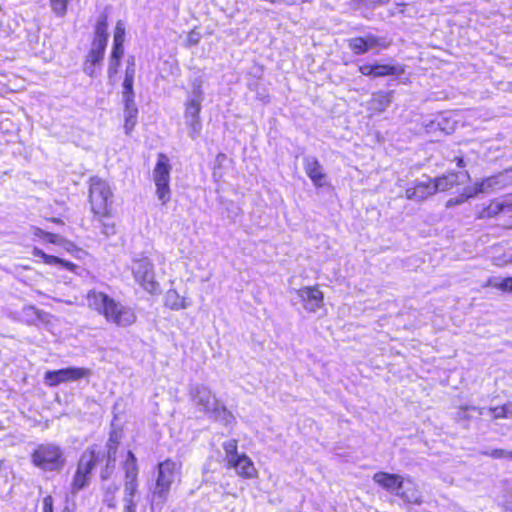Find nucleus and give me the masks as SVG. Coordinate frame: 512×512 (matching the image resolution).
I'll list each match as a JSON object with an SVG mask.
<instances>
[{
    "instance_id": "f3484780",
    "label": "nucleus",
    "mask_w": 512,
    "mask_h": 512,
    "mask_svg": "<svg viewBox=\"0 0 512 512\" xmlns=\"http://www.w3.org/2000/svg\"><path fill=\"white\" fill-rule=\"evenodd\" d=\"M433 180L437 191L444 192L466 184L470 180V175L467 171H449Z\"/></svg>"
},
{
    "instance_id": "58836bf2",
    "label": "nucleus",
    "mask_w": 512,
    "mask_h": 512,
    "mask_svg": "<svg viewBox=\"0 0 512 512\" xmlns=\"http://www.w3.org/2000/svg\"><path fill=\"white\" fill-rule=\"evenodd\" d=\"M46 234H47V231H45V230H43V229H41L39 227H34L33 228V235H34V237H36V238H38L40 240L44 241V238H45Z\"/></svg>"
},
{
    "instance_id": "6e6552de",
    "label": "nucleus",
    "mask_w": 512,
    "mask_h": 512,
    "mask_svg": "<svg viewBox=\"0 0 512 512\" xmlns=\"http://www.w3.org/2000/svg\"><path fill=\"white\" fill-rule=\"evenodd\" d=\"M170 159L165 153H158L157 161L153 169V178L156 187V195L160 202L165 205L171 199L170 190Z\"/></svg>"
},
{
    "instance_id": "b1692460",
    "label": "nucleus",
    "mask_w": 512,
    "mask_h": 512,
    "mask_svg": "<svg viewBox=\"0 0 512 512\" xmlns=\"http://www.w3.org/2000/svg\"><path fill=\"white\" fill-rule=\"evenodd\" d=\"M397 496L411 504L419 505L422 503V495L410 478H404V486Z\"/></svg>"
},
{
    "instance_id": "9b49d317",
    "label": "nucleus",
    "mask_w": 512,
    "mask_h": 512,
    "mask_svg": "<svg viewBox=\"0 0 512 512\" xmlns=\"http://www.w3.org/2000/svg\"><path fill=\"white\" fill-rule=\"evenodd\" d=\"M115 453H116V444H112V437L110 438V443L108 444V450L106 455V471L108 470L111 464L115 462ZM105 458V452L98 446H92L87 448L80 457L78 462L79 469L91 473L95 465L102 461Z\"/></svg>"
},
{
    "instance_id": "39448f33",
    "label": "nucleus",
    "mask_w": 512,
    "mask_h": 512,
    "mask_svg": "<svg viewBox=\"0 0 512 512\" xmlns=\"http://www.w3.org/2000/svg\"><path fill=\"white\" fill-rule=\"evenodd\" d=\"M181 466L175 461L167 459L158 465V476L152 495V512L161 511L168 499L172 483L180 474Z\"/></svg>"
},
{
    "instance_id": "ea45409f",
    "label": "nucleus",
    "mask_w": 512,
    "mask_h": 512,
    "mask_svg": "<svg viewBox=\"0 0 512 512\" xmlns=\"http://www.w3.org/2000/svg\"><path fill=\"white\" fill-rule=\"evenodd\" d=\"M453 161L456 163V166L458 168H464L465 167V161L463 156H455Z\"/></svg>"
},
{
    "instance_id": "72a5a7b5",
    "label": "nucleus",
    "mask_w": 512,
    "mask_h": 512,
    "mask_svg": "<svg viewBox=\"0 0 512 512\" xmlns=\"http://www.w3.org/2000/svg\"><path fill=\"white\" fill-rule=\"evenodd\" d=\"M118 490L117 486H113L112 488H109L105 494L104 501L107 503V505L111 508L115 507V500L112 494Z\"/></svg>"
},
{
    "instance_id": "2eb2a0df",
    "label": "nucleus",
    "mask_w": 512,
    "mask_h": 512,
    "mask_svg": "<svg viewBox=\"0 0 512 512\" xmlns=\"http://www.w3.org/2000/svg\"><path fill=\"white\" fill-rule=\"evenodd\" d=\"M297 295L303 308L309 312H315L324 306V294L317 284L299 288Z\"/></svg>"
},
{
    "instance_id": "2f4dec72",
    "label": "nucleus",
    "mask_w": 512,
    "mask_h": 512,
    "mask_svg": "<svg viewBox=\"0 0 512 512\" xmlns=\"http://www.w3.org/2000/svg\"><path fill=\"white\" fill-rule=\"evenodd\" d=\"M482 454L490 456L494 459H509L510 451L505 449H493L491 451H484Z\"/></svg>"
},
{
    "instance_id": "dca6fc26",
    "label": "nucleus",
    "mask_w": 512,
    "mask_h": 512,
    "mask_svg": "<svg viewBox=\"0 0 512 512\" xmlns=\"http://www.w3.org/2000/svg\"><path fill=\"white\" fill-rule=\"evenodd\" d=\"M358 71L361 75L372 78L399 76L404 73V65H390L381 63H371L359 65Z\"/></svg>"
},
{
    "instance_id": "ddd939ff",
    "label": "nucleus",
    "mask_w": 512,
    "mask_h": 512,
    "mask_svg": "<svg viewBox=\"0 0 512 512\" xmlns=\"http://www.w3.org/2000/svg\"><path fill=\"white\" fill-rule=\"evenodd\" d=\"M347 45L354 55H364L372 49H387L391 42L384 37L368 34L366 36L352 37Z\"/></svg>"
},
{
    "instance_id": "6ab92c4d",
    "label": "nucleus",
    "mask_w": 512,
    "mask_h": 512,
    "mask_svg": "<svg viewBox=\"0 0 512 512\" xmlns=\"http://www.w3.org/2000/svg\"><path fill=\"white\" fill-rule=\"evenodd\" d=\"M303 167L306 175L316 188H321L327 184V175L317 158H306Z\"/></svg>"
},
{
    "instance_id": "412c9836",
    "label": "nucleus",
    "mask_w": 512,
    "mask_h": 512,
    "mask_svg": "<svg viewBox=\"0 0 512 512\" xmlns=\"http://www.w3.org/2000/svg\"><path fill=\"white\" fill-rule=\"evenodd\" d=\"M201 99L193 98L189 99L185 103L184 117L189 119V126L195 134H198L201 130Z\"/></svg>"
},
{
    "instance_id": "a211bd4d",
    "label": "nucleus",
    "mask_w": 512,
    "mask_h": 512,
    "mask_svg": "<svg viewBox=\"0 0 512 512\" xmlns=\"http://www.w3.org/2000/svg\"><path fill=\"white\" fill-rule=\"evenodd\" d=\"M437 192L433 178H428L426 181H415L405 189L404 194L408 200L422 201Z\"/></svg>"
},
{
    "instance_id": "c03bdc74",
    "label": "nucleus",
    "mask_w": 512,
    "mask_h": 512,
    "mask_svg": "<svg viewBox=\"0 0 512 512\" xmlns=\"http://www.w3.org/2000/svg\"><path fill=\"white\" fill-rule=\"evenodd\" d=\"M509 459L512 461V451H510Z\"/></svg>"
},
{
    "instance_id": "79ce46f5",
    "label": "nucleus",
    "mask_w": 512,
    "mask_h": 512,
    "mask_svg": "<svg viewBox=\"0 0 512 512\" xmlns=\"http://www.w3.org/2000/svg\"><path fill=\"white\" fill-rule=\"evenodd\" d=\"M466 410H471L477 412L479 415H485V409L477 408V407H469Z\"/></svg>"
},
{
    "instance_id": "a19ab883",
    "label": "nucleus",
    "mask_w": 512,
    "mask_h": 512,
    "mask_svg": "<svg viewBox=\"0 0 512 512\" xmlns=\"http://www.w3.org/2000/svg\"><path fill=\"white\" fill-rule=\"evenodd\" d=\"M46 220L51 222V223L57 224V225H64V222H63V220L61 218L48 217V218H46Z\"/></svg>"
},
{
    "instance_id": "e433bc0d",
    "label": "nucleus",
    "mask_w": 512,
    "mask_h": 512,
    "mask_svg": "<svg viewBox=\"0 0 512 512\" xmlns=\"http://www.w3.org/2000/svg\"><path fill=\"white\" fill-rule=\"evenodd\" d=\"M44 242L49 244H60L62 242V239L59 235L51 232H47Z\"/></svg>"
},
{
    "instance_id": "9d476101",
    "label": "nucleus",
    "mask_w": 512,
    "mask_h": 512,
    "mask_svg": "<svg viewBox=\"0 0 512 512\" xmlns=\"http://www.w3.org/2000/svg\"><path fill=\"white\" fill-rule=\"evenodd\" d=\"M126 41V27L122 20H118L113 28V41L109 54L108 76L114 77L120 68L124 56V44Z\"/></svg>"
},
{
    "instance_id": "f03ea898",
    "label": "nucleus",
    "mask_w": 512,
    "mask_h": 512,
    "mask_svg": "<svg viewBox=\"0 0 512 512\" xmlns=\"http://www.w3.org/2000/svg\"><path fill=\"white\" fill-rule=\"evenodd\" d=\"M88 204L93 217L98 221L113 216V192L105 179L99 176L88 179Z\"/></svg>"
},
{
    "instance_id": "a878e982",
    "label": "nucleus",
    "mask_w": 512,
    "mask_h": 512,
    "mask_svg": "<svg viewBox=\"0 0 512 512\" xmlns=\"http://www.w3.org/2000/svg\"><path fill=\"white\" fill-rule=\"evenodd\" d=\"M498 227L511 230L512 229V205L509 203H505V209L500 214L498 223Z\"/></svg>"
},
{
    "instance_id": "c756f323",
    "label": "nucleus",
    "mask_w": 512,
    "mask_h": 512,
    "mask_svg": "<svg viewBox=\"0 0 512 512\" xmlns=\"http://www.w3.org/2000/svg\"><path fill=\"white\" fill-rule=\"evenodd\" d=\"M481 191V188L480 187H465L463 189V192L461 193V197L459 199H455V200H449L448 201V205H453V204H460L462 202H464L465 200L471 198V197H474L478 192Z\"/></svg>"
},
{
    "instance_id": "f257e3e1",
    "label": "nucleus",
    "mask_w": 512,
    "mask_h": 512,
    "mask_svg": "<svg viewBox=\"0 0 512 512\" xmlns=\"http://www.w3.org/2000/svg\"><path fill=\"white\" fill-rule=\"evenodd\" d=\"M108 28V14L104 12L98 17L94 25L91 45L83 61V71L89 77H95L97 75L104 61L109 38Z\"/></svg>"
},
{
    "instance_id": "f704fd0d",
    "label": "nucleus",
    "mask_w": 512,
    "mask_h": 512,
    "mask_svg": "<svg viewBox=\"0 0 512 512\" xmlns=\"http://www.w3.org/2000/svg\"><path fill=\"white\" fill-rule=\"evenodd\" d=\"M137 502L135 499H123L122 512H136Z\"/></svg>"
},
{
    "instance_id": "a18cd8bd",
    "label": "nucleus",
    "mask_w": 512,
    "mask_h": 512,
    "mask_svg": "<svg viewBox=\"0 0 512 512\" xmlns=\"http://www.w3.org/2000/svg\"><path fill=\"white\" fill-rule=\"evenodd\" d=\"M106 477H107V475L102 473V478H106Z\"/></svg>"
},
{
    "instance_id": "7c9ffc66",
    "label": "nucleus",
    "mask_w": 512,
    "mask_h": 512,
    "mask_svg": "<svg viewBox=\"0 0 512 512\" xmlns=\"http://www.w3.org/2000/svg\"><path fill=\"white\" fill-rule=\"evenodd\" d=\"M69 0H50L52 11L58 16H64L67 12Z\"/></svg>"
},
{
    "instance_id": "7ed1b4c3",
    "label": "nucleus",
    "mask_w": 512,
    "mask_h": 512,
    "mask_svg": "<svg viewBox=\"0 0 512 512\" xmlns=\"http://www.w3.org/2000/svg\"><path fill=\"white\" fill-rule=\"evenodd\" d=\"M191 398L193 405L209 418L219 421L225 426L234 422L235 418L232 413L219 402L208 387L196 385L191 391Z\"/></svg>"
},
{
    "instance_id": "1a4fd4ad",
    "label": "nucleus",
    "mask_w": 512,
    "mask_h": 512,
    "mask_svg": "<svg viewBox=\"0 0 512 512\" xmlns=\"http://www.w3.org/2000/svg\"><path fill=\"white\" fill-rule=\"evenodd\" d=\"M89 305L107 320H120L125 314L123 306L104 292L90 291L87 295Z\"/></svg>"
},
{
    "instance_id": "4468645a",
    "label": "nucleus",
    "mask_w": 512,
    "mask_h": 512,
    "mask_svg": "<svg viewBox=\"0 0 512 512\" xmlns=\"http://www.w3.org/2000/svg\"><path fill=\"white\" fill-rule=\"evenodd\" d=\"M125 482L123 499H135L138 491V466L135 455L128 451L127 458L124 463Z\"/></svg>"
},
{
    "instance_id": "4be33fe9",
    "label": "nucleus",
    "mask_w": 512,
    "mask_h": 512,
    "mask_svg": "<svg viewBox=\"0 0 512 512\" xmlns=\"http://www.w3.org/2000/svg\"><path fill=\"white\" fill-rule=\"evenodd\" d=\"M228 466L234 468L236 473L243 478H254L257 475V470L246 454H241L234 459V461L228 463Z\"/></svg>"
},
{
    "instance_id": "c9c22d12",
    "label": "nucleus",
    "mask_w": 512,
    "mask_h": 512,
    "mask_svg": "<svg viewBox=\"0 0 512 512\" xmlns=\"http://www.w3.org/2000/svg\"><path fill=\"white\" fill-rule=\"evenodd\" d=\"M43 512H53V498L48 495L43 499ZM63 512H69L67 509Z\"/></svg>"
},
{
    "instance_id": "bb28decb",
    "label": "nucleus",
    "mask_w": 512,
    "mask_h": 512,
    "mask_svg": "<svg viewBox=\"0 0 512 512\" xmlns=\"http://www.w3.org/2000/svg\"><path fill=\"white\" fill-rule=\"evenodd\" d=\"M487 413L494 419L511 418L512 417V404L507 403L503 406L489 408Z\"/></svg>"
},
{
    "instance_id": "4c0bfd02",
    "label": "nucleus",
    "mask_w": 512,
    "mask_h": 512,
    "mask_svg": "<svg viewBox=\"0 0 512 512\" xmlns=\"http://www.w3.org/2000/svg\"><path fill=\"white\" fill-rule=\"evenodd\" d=\"M199 43V35L198 33L191 31L187 38V46H194Z\"/></svg>"
},
{
    "instance_id": "5701e85b",
    "label": "nucleus",
    "mask_w": 512,
    "mask_h": 512,
    "mask_svg": "<svg viewBox=\"0 0 512 512\" xmlns=\"http://www.w3.org/2000/svg\"><path fill=\"white\" fill-rule=\"evenodd\" d=\"M31 254L34 257L40 258L42 262L46 265H59L73 273H75L78 268V266L75 263L62 259L58 256L49 255L38 247H33L31 250Z\"/></svg>"
},
{
    "instance_id": "393cba45",
    "label": "nucleus",
    "mask_w": 512,
    "mask_h": 512,
    "mask_svg": "<svg viewBox=\"0 0 512 512\" xmlns=\"http://www.w3.org/2000/svg\"><path fill=\"white\" fill-rule=\"evenodd\" d=\"M505 209V203L497 199L490 200L487 205L479 208L475 213L476 219H491L500 216L501 212Z\"/></svg>"
},
{
    "instance_id": "37998d69",
    "label": "nucleus",
    "mask_w": 512,
    "mask_h": 512,
    "mask_svg": "<svg viewBox=\"0 0 512 512\" xmlns=\"http://www.w3.org/2000/svg\"><path fill=\"white\" fill-rule=\"evenodd\" d=\"M67 251L70 252V253H73L74 251H80V248H78L73 243H69V247L67 248Z\"/></svg>"
},
{
    "instance_id": "c85d7f7f",
    "label": "nucleus",
    "mask_w": 512,
    "mask_h": 512,
    "mask_svg": "<svg viewBox=\"0 0 512 512\" xmlns=\"http://www.w3.org/2000/svg\"><path fill=\"white\" fill-rule=\"evenodd\" d=\"M237 447L238 445L236 440H229L223 443L227 464L234 461V459L240 455L237 453Z\"/></svg>"
},
{
    "instance_id": "f8f14e48",
    "label": "nucleus",
    "mask_w": 512,
    "mask_h": 512,
    "mask_svg": "<svg viewBox=\"0 0 512 512\" xmlns=\"http://www.w3.org/2000/svg\"><path fill=\"white\" fill-rule=\"evenodd\" d=\"M91 375V371L84 367H68L64 369L47 371L44 375L46 385L55 387L62 383L74 382Z\"/></svg>"
},
{
    "instance_id": "473e14b6",
    "label": "nucleus",
    "mask_w": 512,
    "mask_h": 512,
    "mask_svg": "<svg viewBox=\"0 0 512 512\" xmlns=\"http://www.w3.org/2000/svg\"><path fill=\"white\" fill-rule=\"evenodd\" d=\"M495 288L502 292H512V277H506L495 284Z\"/></svg>"
},
{
    "instance_id": "0eeeda50",
    "label": "nucleus",
    "mask_w": 512,
    "mask_h": 512,
    "mask_svg": "<svg viewBox=\"0 0 512 512\" xmlns=\"http://www.w3.org/2000/svg\"><path fill=\"white\" fill-rule=\"evenodd\" d=\"M132 275L136 283L147 293L151 295L160 293L161 288L155 277L154 264L149 258L134 259Z\"/></svg>"
},
{
    "instance_id": "aec40b11",
    "label": "nucleus",
    "mask_w": 512,
    "mask_h": 512,
    "mask_svg": "<svg viewBox=\"0 0 512 512\" xmlns=\"http://www.w3.org/2000/svg\"><path fill=\"white\" fill-rule=\"evenodd\" d=\"M373 481L383 489L395 493L396 495L404 486V478L398 474L386 472H377L373 476Z\"/></svg>"
},
{
    "instance_id": "20e7f679",
    "label": "nucleus",
    "mask_w": 512,
    "mask_h": 512,
    "mask_svg": "<svg viewBox=\"0 0 512 512\" xmlns=\"http://www.w3.org/2000/svg\"><path fill=\"white\" fill-rule=\"evenodd\" d=\"M136 74L135 56L130 55L126 61V68L123 80V103H124V130L130 135L134 130L138 119V108L135 104L134 78Z\"/></svg>"
},
{
    "instance_id": "423d86ee",
    "label": "nucleus",
    "mask_w": 512,
    "mask_h": 512,
    "mask_svg": "<svg viewBox=\"0 0 512 512\" xmlns=\"http://www.w3.org/2000/svg\"><path fill=\"white\" fill-rule=\"evenodd\" d=\"M31 461L37 468L51 472L60 471L65 464L61 447L53 443L37 445L31 454Z\"/></svg>"
},
{
    "instance_id": "cd10ccee",
    "label": "nucleus",
    "mask_w": 512,
    "mask_h": 512,
    "mask_svg": "<svg viewBox=\"0 0 512 512\" xmlns=\"http://www.w3.org/2000/svg\"><path fill=\"white\" fill-rule=\"evenodd\" d=\"M89 475L90 474H88L87 472H84L83 470L77 468V471L75 473L73 483H72L73 492L81 490L88 484Z\"/></svg>"
}]
</instances>
